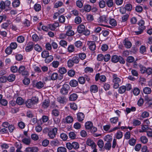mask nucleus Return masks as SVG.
<instances>
[{"instance_id": "1", "label": "nucleus", "mask_w": 152, "mask_h": 152, "mask_svg": "<svg viewBox=\"0 0 152 152\" xmlns=\"http://www.w3.org/2000/svg\"><path fill=\"white\" fill-rule=\"evenodd\" d=\"M38 102V98L37 97H33L31 99L27 100L26 102V105L28 108H32L34 104L37 103Z\"/></svg>"}, {"instance_id": "2", "label": "nucleus", "mask_w": 152, "mask_h": 152, "mask_svg": "<svg viewBox=\"0 0 152 152\" xmlns=\"http://www.w3.org/2000/svg\"><path fill=\"white\" fill-rule=\"evenodd\" d=\"M113 82L114 83L113 87L115 89L117 88L119 86V84L121 83L122 77H118L117 75L116 74H114L113 75Z\"/></svg>"}, {"instance_id": "3", "label": "nucleus", "mask_w": 152, "mask_h": 152, "mask_svg": "<svg viewBox=\"0 0 152 152\" xmlns=\"http://www.w3.org/2000/svg\"><path fill=\"white\" fill-rule=\"evenodd\" d=\"M145 22L144 21L142 20H140L138 22V25L139 27L138 28L139 31H135L134 32L135 34L136 35H139L141 34L143 32V30L145 28V27L144 26Z\"/></svg>"}, {"instance_id": "4", "label": "nucleus", "mask_w": 152, "mask_h": 152, "mask_svg": "<svg viewBox=\"0 0 152 152\" xmlns=\"http://www.w3.org/2000/svg\"><path fill=\"white\" fill-rule=\"evenodd\" d=\"M98 23H100V24H99V25L101 26L108 27H110V26H106L104 25L103 24H101L102 23H107L108 21V20L107 18V17L105 15H103L99 17V18L98 19Z\"/></svg>"}, {"instance_id": "5", "label": "nucleus", "mask_w": 152, "mask_h": 152, "mask_svg": "<svg viewBox=\"0 0 152 152\" xmlns=\"http://www.w3.org/2000/svg\"><path fill=\"white\" fill-rule=\"evenodd\" d=\"M18 72L24 76L28 75H29L28 72L26 69L25 67L23 65L20 66L19 67Z\"/></svg>"}, {"instance_id": "6", "label": "nucleus", "mask_w": 152, "mask_h": 152, "mask_svg": "<svg viewBox=\"0 0 152 152\" xmlns=\"http://www.w3.org/2000/svg\"><path fill=\"white\" fill-rule=\"evenodd\" d=\"M57 131V129L54 128L50 130L48 133V136L50 138L53 139L54 138L56 135Z\"/></svg>"}, {"instance_id": "7", "label": "nucleus", "mask_w": 152, "mask_h": 152, "mask_svg": "<svg viewBox=\"0 0 152 152\" xmlns=\"http://www.w3.org/2000/svg\"><path fill=\"white\" fill-rule=\"evenodd\" d=\"M69 86L67 84H64L61 89V93L62 94H66L68 93Z\"/></svg>"}, {"instance_id": "8", "label": "nucleus", "mask_w": 152, "mask_h": 152, "mask_svg": "<svg viewBox=\"0 0 152 152\" xmlns=\"http://www.w3.org/2000/svg\"><path fill=\"white\" fill-rule=\"evenodd\" d=\"M57 100L59 104L62 105L65 104L67 101L66 98L64 96H60L58 97Z\"/></svg>"}, {"instance_id": "9", "label": "nucleus", "mask_w": 152, "mask_h": 152, "mask_svg": "<svg viewBox=\"0 0 152 152\" xmlns=\"http://www.w3.org/2000/svg\"><path fill=\"white\" fill-rule=\"evenodd\" d=\"M112 15L113 16H110L109 17L110 19L109 23L112 26H115L117 25V22L115 19L113 18L114 17L113 14H112Z\"/></svg>"}, {"instance_id": "10", "label": "nucleus", "mask_w": 152, "mask_h": 152, "mask_svg": "<svg viewBox=\"0 0 152 152\" xmlns=\"http://www.w3.org/2000/svg\"><path fill=\"white\" fill-rule=\"evenodd\" d=\"M87 44L89 49L92 51L94 50L96 48V45L95 43L92 42L88 41Z\"/></svg>"}, {"instance_id": "11", "label": "nucleus", "mask_w": 152, "mask_h": 152, "mask_svg": "<svg viewBox=\"0 0 152 152\" xmlns=\"http://www.w3.org/2000/svg\"><path fill=\"white\" fill-rule=\"evenodd\" d=\"M86 144L91 147L96 145V143L94 142L93 140L90 138H88L86 142Z\"/></svg>"}, {"instance_id": "12", "label": "nucleus", "mask_w": 152, "mask_h": 152, "mask_svg": "<svg viewBox=\"0 0 152 152\" xmlns=\"http://www.w3.org/2000/svg\"><path fill=\"white\" fill-rule=\"evenodd\" d=\"M145 100L149 106L152 104V96L146 95L145 97Z\"/></svg>"}, {"instance_id": "13", "label": "nucleus", "mask_w": 152, "mask_h": 152, "mask_svg": "<svg viewBox=\"0 0 152 152\" xmlns=\"http://www.w3.org/2000/svg\"><path fill=\"white\" fill-rule=\"evenodd\" d=\"M22 142L24 144L28 145L31 142V139L29 137H24L22 140Z\"/></svg>"}, {"instance_id": "14", "label": "nucleus", "mask_w": 152, "mask_h": 152, "mask_svg": "<svg viewBox=\"0 0 152 152\" xmlns=\"http://www.w3.org/2000/svg\"><path fill=\"white\" fill-rule=\"evenodd\" d=\"M85 30V26L83 24H80L77 27V31L79 33H82Z\"/></svg>"}, {"instance_id": "15", "label": "nucleus", "mask_w": 152, "mask_h": 152, "mask_svg": "<svg viewBox=\"0 0 152 152\" xmlns=\"http://www.w3.org/2000/svg\"><path fill=\"white\" fill-rule=\"evenodd\" d=\"M58 26L59 23H55L53 24L48 25L49 29L51 30H54Z\"/></svg>"}, {"instance_id": "16", "label": "nucleus", "mask_w": 152, "mask_h": 152, "mask_svg": "<svg viewBox=\"0 0 152 152\" xmlns=\"http://www.w3.org/2000/svg\"><path fill=\"white\" fill-rule=\"evenodd\" d=\"M11 23V21L10 20H7L6 22L3 23L1 25V28L4 29H6Z\"/></svg>"}, {"instance_id": "17", "label": "nucleus", "mask_w": 152, "mask_h": 152, "mask_svg": "<svg viewBox=\"0 0 152 152\" xmlns=\"http://www.w3.org/2000/svg\"><path fill=\"white\" fill-rule=\"evenodd\" d=\"M77 118L79 121H83L85 118L84 115L82 113H77Z\"/></svg>"}, {"instance_id": "18", "label": "nucleus", "mask_w": 152, "mask_h": 152, "mask_svg": "<svg viewBox=\"0 0 152 152\" xmlns=\"http://www.w3.org/2000/svg\"><path fill=\"white\" fill-rule=\"evenodd\" d=\"M85 127L86 129L88 130L90 129L91 127L93 126L92 123L90 121L86 122L85 124Z\"/></svg>"}, {"instance_id": "19", "label": "nucleus", "mask_w": 152, "mask_h": 152, "mask_svg": "<svg viewBox=\"0 0 152 152\" xmlns=\"http://www.w3.org/2000/svg\"><path fill=\"white\" fill-rule=\"evenodd\" d=\"M90 90L92 93H95L98 91V87L96 85H93L91 86Z\"/></svg>"}, {"instance_id": "20", "label": "nucleus", "mask_w": 152, "mask_h": 152, "mask_svg": "<svg viewBox=\"0 0 152 152\" xmlns=\"http://www.w3.org/2000/svg\"><path fill=\"white\" fill-rule=\"evenodd\" d=\"M58 77V74L57 73L54 72L51 74L50 76V78L49 79H47L46 80H55L57 79Z\"/></svg>"}, {"instance_id": "21", "label": "nucleus", "mask_w": 152, "mask_h": 152, "mask_svg": "<svg viewBox=\"0 0 152 152\" xmlns=\"http://www.w3.org/2000/svg\"><path fill=\"white\" fill-rule=\"evenodd\" d=\"M49 100L48 99H45L42 102V107L44 108H47L49 105Z\"/></svg>"}, {"instance_id": "22", "label": "nucleus", "mask_w": 152, "mask_h": 152, "mask_svg": "<svg viewBox=\"0 0 152 152\" xmlns=\"http://www.w3.org/2000/svg\"><path fill=\"white\" fill-rule=\"evenodd\" d=\"M104 139L105 141L107 142H110L112 140L113 137L111 136L108 134L104 137Z\"/></svg>"}, {"instance_id": "23", "label": "nucleus", "mask_w": 152, "mask_h": 152, "mask_svg": "<svg viewBox=\"0 0 152 152\" xmlns=\"http://www.w3.org/2000/svg\"><path fill=\"white\" fill-rule=\"evenodd\" d=\"M124 45L127 48H130L132 46V44L131 42L126 39H125L124 40Z\"/></svg>"}, {"instance_id": "24", "label": "nucleus", "mask_w": 152, "mask_h": 152, "mask_svg": "<svg viewBox=\"0 0 152 152\" xmlns=\"http://www.w3.org/2000/svg\"><path fill=\"white\" fill-rule=\"evenodd\" d=\"M69 136L71 140H75L76 138V134L74 132H70L69 134Z\"/></svg>"}, {"instance_id": "25", "label": "nucleus", "mask_w": 152, "mask_h": 152, "mask_svg": "<svg viewBox=\"0 0 152 152\" xmlns=\"http://www.w3.org/2000/svg\"><path fill=\"white\" fill-rule=\"evenodd\" d=\"M126 91V88L124 86H120L118 89V93L120 94H122L124 93Z\"/></svg>"}, {"instance_id": "26", "label": "nucleus", "mask_w": 152, "mask_h": 152, "mask_svg": "<svg viewBox=\"0 0 152 152\" xmlns=\"http://www.w3.org/2000/svg\"><path fill=\"white\" fill-rule=\"evenodd\" d=\"M5 4L6 8V11H7L8 10H10L11 8L10 7L11 4L10 1L8 0H6L5 1Z\"/></svg>"}, {"instance_id": "27", "label": "nucleus", "mask_w": 152, "mask_h": 152, "mask_svg": "<svg viewBox=\"0 0 152 152\" xmlns=\"http://www.w3.org/2000/svg\"><path fill=\"white\" fill-rule=\"evenodd\" d=\"M70 86L73 87H75L78 85V83L77 81L75 80H71L69 83Z\"/></svg>"}, {"instance_id": "28", "label": "nucleus", "mask_w": 152, "mask_h": 152, "mask_svg": "<svg viewBox=\"0 0 152 152\" xmlns=\"http://www.w3.org/2000/svg\"><path fill=\"white\" fill-rule=\"evenodd\" d=\"M33 48V46L32 43H30L28 44L25 48V50L26 52H29L32 50Z\"/></svg>"}, {"instance_id": "29", "label": "nucleus", "mask_w": 152, "mask_h": 152, "mask_svg": "<svg viewBox=\"0 0 152 152\" xmlns=\"http://www.w3.org/2000/svg\"><path fill=\"white\" fill-rule=\"evenodd\" d=\"M16 102L18 104L21 105L23 104L24 101L21 97H18L16 99Z\"/></svg>"}, {"instance_id": "30", "label": "nucleus", "mask_w": 152, "mask_h": 152, "mask_svg": "<svg viewBox=\"0 0 152 152\" xmlns=\"http://www.w3.org/2000/svg\"><path fill=\"white\" fill-rule=\"evenodd\" d=\"M15 75L14 74H11L8 77L7 80L9 82H12L15 80Z\"/></svg>"}, {"instance_id": "31", "label": "nucleus", "mask_w": 152, "mask_h": 152, "mask_svg": "<svg viewBox=\"0 0 152 152\" xmlns=\"http://www.w3.org/2000/svg\"><path fill=\"white\" fill-rule=\"evenodd\" d=\"M65 121L66 123H71L73 121V118L71 116H68L65 118Z\"/></svg>"}, {"instance_id": "32", "label": "nucleus", "mask_w": 152, "mask_h": 152, "mask_svg": "<svg viewBox=\"0 0 152 152\" xmlns=\"http://www.w3.org/2000/svg\"><path fill=\"white\" fill-rule=\"evenodd\" d=\"M53 59V57L52 56L48 55L45 58V61L46 63H48L51 61Z\"/></svg>"}, {"instance_id": "33", "label": "nucleus", "mask_w": 152, "mask_h": 152, "mask_svg": "<svg viewBox=\"0 0 152 152\" xmlns=\"http://www.w3.org/2000/svg\"><path fill=\"white\" fill-rule=\"evenodd\" d=\"M77 98V96L76 94L73 93L71 94L69 96V99L71 101H75Z\"/></svg>"}, {"instance_id": "34", "label": "nucleus", "mask_w": 152, "mask_h": 152, "mask_svg": "<svg viewBox=\"0 0 152 152\" xmlns=\"http://www.w3.org/2000/svg\"><path fill=\"white\" fill-rule=\"evenodd\" d=\"M149 116V113L146 111H144L142 112L141 115V117L143 118H148Z\"/></svg>"}, {"instance_id": "35", "label": "nucleus", "mask_w": 152, "mask_h": 152, "mask_svg": "<svg viewBox=\"0 0 152 152\" xmlns=\"http://www.w3.org/2000/svg\"><path fill=\"white\" fill-rule=\"evenodd\" d=\"M66 72L67 70L65 67H62L59 68L58 72L60 74L63 75L66 73Z\"/></svg>"}, {"instance_id": "36", "label": "nucleus", "mask_w": 152, "mask_h": 152, "mask_svg": "<svg viewBox=\"0 0 152 152\" xmlns=\"http://www.w3.org/2000/svg\"><path fill=\"white\" fill-rule=\"evenodd\" d=\"M151 92V89L150 88L148 87H145L143 89V92L146 94H149Z\"/></svg>"}, {"instance_id": "37", "label": "nucleus", "mask_w": 152, "mask_h": 152, "mask_svg": "<svg viewBox=\"0 0 152 152\" xmlns=\"http://www.w3.org/2000/svg\"><path fill=\"white\" fill-rule=\"evenodd\" d=\"M57 152H67V150L65 147H59L57 149Z\"/></svg>"}, {"instance_id": "38", "label": "nucleus", "mask_w": 152, "mask_h": 152, "mask_svg": "<svg viewBox=\"0 0 152 152\" xmlns=\"http://www.w3.org/2000/svg\"><path fill=\"white\" fill-rule=\"evenodd\" d=\"M119 60V57L116 55L113 56L111 58L112 61L114 63H117L118 61Z\"/></svg>"}, {"instance_id": "39", "label": "nucleus", "mask_w": 152, "mask_h": 152, "mask_svg": "<svg viewBox=\"0 0 152 152\" xmlns=\"http://www.w3.org/2000/svg\"><path fill=\"white\" fill-rule=\"evenodd\" d=\"M44 83L41 81L37 82L36 84V87L38 89H40L44 86Z\"/></svg>"}, {"instance_id": "40", "label": "nucleus", "mask_w": 152, "mask_h": 152, "mask_svg": "<svg viewBox=\"0 0 152 152\" xmlns=\"http://www.w3.org/2000/svg\"><path fill=\"white\" fill-rule=\"evenodd\" d=\"M83 10L85 11L89 12L91 10V6L88 4L85 5L83 7Z\"/></svg>"}, {"instance_id": "41", "label": "nucleus", "mask_w": 152, "mask_h": 152, "mask_svg": "<svg viewBox=\"0 0 152 152\" xmlns=\"http://www.w3.org/2000/svg\"><path fill=\"white\" fill-rule=\"evenodd\" d=\"M97 145L100 148H102L104 145L103 140L101 139L99 140L97 142Z\"/></svg>"}, {"instance_id": "42", "label": "nucleus", "mask_w": 152, "mask_h": 152, "mask_svg": "<svg viewBox=\"0 0 152 152\" xmlns=\"http://www.w3.org/2000/svg\"><path fill=\"white\" fill-rule=\"evenodd\" d=\"M20 4V2L19 0H15L12 3V6L14 7H18Z\"/></svg>"}, {"instance_id": "43", "label": "nucleus", "mask_w": 152, "mask_h": 152, "mask_svg": "<svg viewBox=\"0 0 152 152\" xmlns=\"http://www.w3.org/2000/svg\"><path fill=\"white\" fill-rule=\"evenodd\" d=\"M140 140L143 144L146 143L148 141L147 138L145 136H142L140 138Z\"/></svg>"}, {"instance_id": "44", "label": "nucleus", "mask_w": 152, "mask_h": 152, "mask_svg": "<svg viewBox=\"0 0 152 152\" xmlns=\"http://www.w3.org/2000/svg\"><path fill=\"white\" fill-rule=\"evenodd\" d=\"M140 92V90L137 88H135L133 90V92L134 95L135 96L138 95Z\"/></svg>"}, {"instance_id": "45", "label": "nucleus", "mask_w": 152, "mask_h": 152, "mask_svg": "<svg viewBox=\"0 0 152 152\" xmlns=\"http://www.w3.org/2000/svg\"><path fill=\"white\" fill-rule=\"evenodd\" d=\"M25 40L24 37L22 36H20L17 38V41L20 43H22L24 42Z\"/></svg>"}, {"instance_id": "46", "label": "nucleus", "mask_w": 152, "mask_h": 152, "mask_svg": "<svg viewBox=\"0 0 152 152\" xmlns=\"http://www.w3.org/2000/svg\"><path fill=\"white\" fill-rule=\"evenodd\" d=\"M104 147L105 149L108 151L110 150L111 147V143L109 142H107L105 144Z\"/></svg>"}, {"instance_id": "47", "label": "nucleus", "mask_w": 152, "mask_h": 152, "mask_svg": "<svg viewBox=\"0 0 152 152\" xmlns=\"http://www.w3.org/2000/svg\"><path fill=\"white\" fill-rule=\"evenodd\" d=\"M63 3L61 1H58L56 2L54 4V7L55 8L61 7L63 5Z\"/></svg>"}, {"instance_id": "48", "label": "nucleus", "mask_w": 152, "mask_h": 152, "mask_svg": "<svg viewBox=\"0 0 152 152\" xmlns=\"http://www.w3.org/2000/svg\"><path fill=\"white\" fill-rule=\"evenodd\" d=\"M118 120V118L117 117H114L110 119V121L111 123L115 124Z\"/></svg>"}, {"instance_id": "49", "label": "nucleus", "mask_w": 152, "mask_h": 152, "mask_svg": "<svg viewBox=\"0 0 152 152\" xmlns=\"http://www.w3.org/2000/svg\"><path fill=\"white\" fill-rule=\"evenodd\" d=\"M51 143L52 145L55 146H58L59 145V141L57 140H52L51 142Z\"/></svg>"}, {"instance_id": "50", "label": "nucleus", "mask_w": 152, "mask_h": 152, "mask_svg": "<svg viewBox=\"0 0 152 152\" xmlns=\"http://www.w3.org/2000/svg\"><path fill=\"white\" fill-rule=\"evenodd\" d=\"M85 72L86 73H91L93 72V69L90 67H86L84 70Z\"/></svg>"}, {"instance_id": "51", "label": "nucleus", "mask_w": 152, "mask_h": 152, "mask_svg": "<svg viewBox=\"0 0 152 152\" xmlns=\"http://www.w3.org/2000/svg\"><path fill=\"white\" fill-rule=\"evenodd\" d=\"M148 129V126L147 125H142L141 127V129L139 131L140 132H142L147 131Z\"/></svg>"}, {"instance_id": "52", "label": "nucleus", "mask_w": 152, "mask_h": 152, "mask_svg": "<svg viewBox=\"0 0 152 152\" xmlns=\"http://www.w3.org/2000/svg\"><path fill=\"white\" fill-rule=\"evenodd\" d=\"M41 8V6L39 4H36L34 6V9L36 11H39Z\"/></svg>"}, {"instance_id": "53", "label": "nucleus", "mask_w": 152, "mask_h": 152, "mask_svg": "<svg viewBox=\"0 0 152 152\" xmlns=\"http://www.w3.org/2000/svg\"><path fill=\"white\" fill-rule=\"evenodd\" d=\"M72 145L73 148L75 149H78L79 147V143L76 142H72Z\"/></svg>"}, {"instance_id": "54", "label": "nucleus", "mask_w": 152, "mask_h": 152, "mask_svg": "<svg viewBox=\"0 0 152 152\" xmlns=\"http://www.w3.org/2000/svg\"><path fill=\"white\" fill-rule=\"evenodd\" d=\"M52 66L54 68H57L59 64V61H54L52 63Z\"/></svg>"}, {"instance_id": "55", "label": "nucleus", "mask_w": 152, "mask_h": 152, "mask_svg": "<svg viewBox=\"0 0 152 152\" xmlns=\"http://www.w3.org/2000/svg\"><path fill=\"white\" fill-rule=\"evenodd\" d=\"M18 68L16 66H13L11 67L10 70L13 73H16L18 72Z\"/></svg>"}, {"instance_id": "56", "label": "nucleus", "mask_w": 152, "mask_h": 152, "mask_svg": "<svg viewBox=\"0 0 152 152\" xmlns=\"http://www.w3.org/2000/svg\"><path fill=\"white\" fill-rule=\"evenodd\" d=\"M75 71L72 69L69 70L67 72V74L68 76L70 77H73L75 75Z\"/></svg>"}, {"instance_id": "57", "label": "nucleus", "mask_w": 152, "mask_h": 152, "mask_svg": "<svg viewBox=\"0 0 152 152\" xmlns=\"http://www.w3.org/2000/svg\"><path fill=\"white\" fill-rule=\"evenodd\" d=\"M49 55V53L48 51H43L41 53L42 57L43 58H46Z\"/></svg>"}, {"instance_id": "58", "label": "nucleus", "mask_w": 152, "mask_h": 152, "mask_svg": "<svg viewBox=\"0 0 152 152\" xmlns=\"http://www.w3.org/2000/svg\"><path fill=\"white\" fill-rule=\"evenodd\" d=\"M12 50L10 46L8 47L5 50V52L7 54L10 55L12 53Z\"/></svg>"}, {"instance_id": "59", "label": "nucleus", "mask_w": 152, "mask_h": 152, "mask_svg": "<svg viewBox=\"0 0 152 152\" xmlns=\"http://www.w3.org/2000/svg\"><path fill=\"white\" fill-rule=\"evenodd\" d=\"M34 48L35 50L39 52H41L42 50L41 47L38 44H36L34 45Z\"/></svg>"}, {"instance_id": "60", "label": "nucleus", "mask_w": 152, "mask_h": 152, "mask_svg": "<svg viewBox=\"0 0 152 152\" xmlns=\"http://www.w3.org/2000/svg\"><path fill=\"white\" fill-rule=\"evenodd\" d=\"M60 45L64 47H65L67 46V42L64 40H61L59 43Z\"/></svg>"}, {"instance_id": "61", "label": "nucleus", "mask_w": 152, "mask_h": 152, "mask_svg": "<svg viewBox=\"0 0 152 152\" xmlns=\"http://www.w3.org/2000/svg\"><path fill=\"white\" fill-rule=\"evenodd\" d=\"M31 138L34 141H36L38 140L39 136L38 135L35 134H33L31 135Z\"/></svg>"}, {"instance_id": "62", "label": "nucleus", "mask_w": 152, "mask_h": 152, "mask_svg": "<svg viewBox=\"0 0 152 152\" xmlns=\"http://www.w3.org/2000/svg\"><path fill=\"white\" fill-rule=\"evenodd\" d=\"M66 33V35L68 36H72L75 34L74 31L72 30H67Z\"/></svg>"}, {"instance_id": "63", "label": "nucleus", "mask_w": 152, "mask_h": 152, "mask_svg": "<svg viewBox=\"0 0 152 152\" xmlns=\"http://www.w3.org/2000/svg\"><path fill=\"white\" fill-rule=\"evenodd\" d=\"M123 136L122 132L121 131H118L116 133V137L117 139H119L121 138Z\"/></svg>"}, {"instance_id": "64", "label": "nucleus", "mask_w": 152, "mask_h": 152, "mask_svg": "<svg viewBox=\"0 0 152 152\" xmlns=\"http://www.w3.org/2000/svg\"><path fill=\"white\" fill-rule=\"evenodd\" d=\"M75 23L77 24L80 23L82 21L81 18L79 16L76 17L75 18Z\"/></svg>"}]
</instances>
